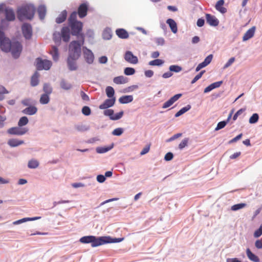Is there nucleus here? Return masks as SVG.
I'll list each match as a JSON object with an SVG mask.
<instances>
[{"label": "nucleus", "mask_w": 262, "mask_h": 262, "mask_svg": "<svg viewBox=\"0 0 262 262\" xmlns=\"http://www.w3.org/2000/svg\"><path fill=\"white\" fill-rule=\"evenodd\" d=\"M105 91L106 95L108 98H115L114 97L115 91L113 87L110 86H107L105 89Z\"/></svg>", "instance_id": "35"}, {"label": "nucleus", "mask_w": 262, "mask_h": 262, "mask_svg": "<svg viewBox=\"0 0 262 262\" xmlns=\"http://www.w3.org/2000/svg\"><path fill=\"white\" fill-rule=\"evenodd\" d=\"M222 83H223V81H220L214 82V83L211 84V87H212L213 89H214L220 87Z\"/></svg>", "instance_id": "59"}, {"label": "nucleus", "mask_w": 262, "mask_h": 262, "mask_svg": "<svg viewBox=\"0 0 262 262\" xmlns=\"http://www.w3.org/2000/svg\"><path fill=\"white\" fill-rule=\"evenodd\" d=\"M116 101V98H110L106 99L104 102L99 105V107L101 110L106 109L108 107L113 106Z\"/></svg>", "instance_id": "12"}, {"label": "nucleus", "mask_w": 262, "mask_h": 262, "mask_svg": "<svg viewBox=\"0 0 262 262\" xmlns=\"http://www.w3.org/2000/svg\"><path fill=\"white\" fill-rule=\"evenodd\" d=\"M61 33L63 40L65 42L69 41L70 40V30L69 28L67 27L62 28Z\"/></svg>", "instance_id": "18"}, {"label": "nucleus", "mask_w": 262, "mask_h": 262, "mask_svg": "<svg viewBox=\"0 0 262 262\" xmlns=\"http://www.w3.org/2000/svg\"><path fill=\"white\" fill-rule=\"evenodd\" d=\"M88 10V6L86 4L83 3L81 4L78 8V12H77L80 18H83L87 15Z\"/></svg>", "instance_id": "14"}, {"label": "nucleus", "mask_w": 262, "mask_h": 262, "mask_svg": "<svg viewBox=\"0 0 262 262\" xmlns=\"http://www.w3.org/2000/svg\"><path fill=\"white\" fill-rule=\"evenodd\" d=\"M188 141H189V139L188 138H186L184 139L181 141V142L179 144V148L180 149H182L183 148H184L185 147L187 146Z\"/></svg>", "instance_id": "44"}, {"label": "nucleus", "mask_w": 262, "mask_h": 262, "mask_svg": "<svg viewBox=\"0 0 262 262\" xmlns=\"http://www.w3.org/2000/svg\"><path fill=\"white\" fill-rule=\"evenodd\" d=\"M246 206H247V204L245 203H240V204H237L233 205L231 207V209L233 211H236L237 210H239V209H241L242 208L245 207Z\"/></svg>", "instance_id": "40"}, {"label": "nucleus", "mask_w": 262, "mask_h": 262, "mask_svg": "<svg viewBox=\"0 0 262 262\" xmlns=\"http://www.w3.org/2000/svg\"><path fill=\"white\" fill-rule=\"evenodd\" d=\"M255 246L257 249L262 248V240L258 239L255 243Z\"/></svg>", "instance_id": "62"}, {"label": "nucleus", "mask_w": 262, "mask_h": 262, "mask_svg": "<svg viewBox=\"0 0 262 262\" xmlns=\"http://www.w3.org/2000/svg\"><path fill=\"white\" fill-rule=\"evenodd\" d=\"M113 81L117 84H124L127 82V79L124 76H120L115 77L113 79Z\"/></svg>", "instance_id": "31"}, {"label": "nucleus", "mask_w": 262, "mask_h": 262, "mask_svg": "<svg viewBox=\"0 0 262 262\" xmlns=\"http://www.w3.org/2000/svg\"><path fill=\"white\" fill-rule=\"evenodd\" d=\"M50 54L52 55L53 59L54 61H57L59 58L58 49L55 46H53L52 49L50 51Z\"/></svg>", "instance_id": "26"}, {"label": "nucleus", "mask_w": 262, "mask_h": 262, "mask_svg": "<svg viewBox=\"0 0 262 262\" xmlns=\"http://www.w3.org/2000/svg\"><path fill=\"white\" fill-rule=\"evenodd\" d=\"M165 43V40L163 38H158L156 39V43L158 46H163Z\"/></svg>", "instance_id": "61"}, {"label": "nucleus", "mask_w": 262, "mask_h": 262, "mask_svg": "<svg viewBox=\"0 0 262 262\" xmlns=\"http://www.w3.org/2000/svg\"><path fill=\"white\" fill-rule=\"evenodd\" d=\"M123 132V129L122 128H117L115 129L113 132L112 134L114 136H120Z\"/></svg>", "instance_id": "51"}, {"label": "nucleus", "mask_w": 262, "mask_h": 262, "mask_svg": "<svg viewBox=\"0 0 262 262\" xmlns=\"http://www.w3.org/2000/svg\"><path fill=\"white\" fill-rule=\"evenodd\" d=\"M0 48L6 53L10 52L12 57L16 59L20 56L23 50V46L17 40L11 41L6 36L5 33L0 30Z\"/></svg>", "instance_id": "1"}, {"label": "nucleus", "mask_w": 262, "mask_h": 262, "mask_svg": "<svg viewBox=\"0 0 262 262\" xmlns=\"http://www.w3.org/2000/svg\"><path fill=\"white\" fill-rule=\"evenodd\" d=\"M245 111L244 109H243V108H241L240 110H239L233 116V120H236L238 117V116H239L240 115H241L243 112Z\"/></svg>", "instance_id": "56"}, {"label": "nucleus", "mask_w": 262, "mask_h": 262, "mask_svg": "<svg viewBox=\"0 0 262 262\" xmlns=\"http://www.w3.org/2000/svg\"><path fill=\"white\" fill-rule=\"evenodd\" d=\"M124 59L126 61L132 64H137L138 62L137 57L134 55L130 51H127L125 53Z\"/></svg>", "instance_id": "11"}, {"label": "nucleus", "mask_w": 262, "mask_h": 262, "mask_svg": "<svg viewBox=\"0 0 262 262\" xmlns=\"http://www.w3.org/2000/svg\"><path fill=\"white\" fill-rule=\"evenodd\" d=\"M191 108V106L190 105H187V106L182 108L180 110H179L174 115L175 117H178L181 115H183L188 111H189Z\"/></svg>", "instance_id": "34"}, {"label": "nucleus", "mask_w": 262, "mask_h": 262, "mask_svg": "<svg viewBox=\"0 0 262 262\" xmlns=\"http://www.w3.org/2000/svg\"><path fill=\"white\" fill-rule=\"evenodd\" d=\"M67 12L66 10H64L61 12V13L59 15V16L56 19V22L57 24H60L63 23L67 18Z\"/></svg>", "instance_id": "29"}, {"label": "nucleus", "mask_w": 262, "mask_h": 262, "mask_svg": "<svg viewBox=\"0 0 262 262\" xmlns=\"http://www.w3.org/2000/svg\"><path fill=\"white\" fill-rule=\"evenodd\" d=\"M104 114L105 116H108L111 120H117L122 117L123 112L121 111L116 114H114V111L113 110L107 109L104 111Z\"/></svg>", "instance_id": "7"}, {"label": "nucleus", "mask_w": 262, "mask_h": 262, "mask_svg": "<svg viewBox=\"0 0 262 262\" xmlns=\"http://www.w3.org/2000/svg\"><path fill=\"white\" fill-rule=\"evenodd\" d=\"M50 100L49 95L43 94H42L40 98V103L42 104H46L48 103Z\"/></svg>", "instance_id": "37"}, {"label": "nucleus", "mask_w": 262, "mask_h": 262, "mask_svg": "<svg viewBox=\"0 0 262 262\" xmlns=\"http://www.w3.org/2000/svg\"><path fill=\"white\" fill-rule=\"evenodd\" d=\"M173 157V154L171 152L167 153L164 157V159L166 161H170L172 159Z\"/></svg>", "instance_id": "58"}, {"label": "nucleus", "mask_w": 262, "mask_h": 262, "mask_svg": "<svg viewBox=\"0 0 262 262\" xmlns=\"http://www.w3.org/2000/svg\"><path fill=\"white\" fill-rule=\"evenodd\" d=\"M116 33L117 36L120 38L126 39L129 36L128 32L123 29H117Z\"/></svg>", "instance_id": "21"}, {"label": "nucleus", "mask_w": 262, "mask_h": 262, "mask_svg": "<svg viewBox=\"0 0 262 262\" xmlns=\"http://www.w3.org/2000/svg\"><path fill=\"white\" fill-rule=\"evenodd\" d=\"M24 143V141L22 140H19L15 139H10L8 141V144L11 147H16Z\"/></svg>", "instance_id": "27"}, {"label": "nucleus", "mask_w": 262, "mask_h": 262, "mask_svg": "<svg viewBox=\"0 0 262 262\" xmlns=\"http://www.w3.org/2000/svg\"><path fill=\"white\" fill-rule=\"evenodd\" d=\"M235 61L234 57L230 58L229 60L227 62V63L224 65V69H226L228 67H230Z\"/></svg>", "instance_id": "54"}, {"label": "nucleus", "mask_w": 262, "mask_h": 262, "mask_svg": "<svg viewBox=\"0 0 262 262\" xmlns=\"http://www.w3.org/2000/svg\"><path fill=\"white\" fill-rule=\"evenodd\" d=\"M243 136L242 134H240L239 135H237L235 138H233L231 140L229 141V143H233L236 142L237 140H239Z\"/></svg>", "instance_id": "64"}, {"label": "nucleus", "mask_w": 262, "mask_h": 262, "mask_svg": "<svg viewBox=\"0 0 262 262\" xmlns=\"http://www.w3.org/2000/svg\"><path fill=\"white\" fill-rule=\"evenodd\" d=\"M80 96L81 97L83 101H88L90 100L89 96L87 94H86L84 92L81 91Z\"/></svg>", "instance_id": "55"}, {"label": "nucleus", "mask_w": 262, "mask_h": 262, "mask_svg": "<svg viewBox=\"0 0 262 262\" xmlns=\"http://www.w3.org/2000/svg\"><path fill=\"white\" fill-rule=\"evenodd\" d=\"M150 147V144H149L147 145L145 147L143 148V149L142 150V151L140 152V155L142 156L144 155L147 153H148L149 151Z\"/></svg>", "instance_id": "53"}, {"label": "nucleus", "mask_w": 262, "mask_h": 262, "mask_svg": "<svg viewBox=\"0 0 262 262\" xmlns=\"http://www.w3.org/2000/svg\"><path fill=\"white\" fill-rule=\"evenodd\" d=\"M5 17L7 20L11 21L15 19V15L14 11L11 9H6L5 11Z\"/></svg>", "instance_id": "16"}, {"label": "nucleus", "mask_w": 262, "mask_h": 262, "mask_svg": "<svg viewBox=\"0 0 262 262\" xmlns=\"http://www.w3.org/2000/svg\"><path fill=\"white\" fill-rule=\"evenodd\" d=\"M255 29L256 28L254 26L247 31L243 37V40L246 41L252 38L254 35Z\"/></svg>", "instance_id": "17"}, {"label": "nucleus", "mask_w": 262, "mask_h": 262, "mask_svg": "<svg viewBox=\"0 0 262 262\" xmlns=\"http://www.w3.org/2000/svg\"><path fill=\"white\" fill-rule=\"evenodd\" d=\"M124 73L126 75H132L135 73V70L132 68H126L124 69Z\"/></svg>", "instance_id": "45"}, {"label": "nucleus", "mask_w": 262, "mask_h": 262, "mask_svg": "<svg viewBox=\"0 0 262 262\" xmlns=\"http://www.w3.org/2000/svg\"><path fill=\"white\" fill-rule=\"evenodd\" d=\"M82 113L84 115L89 116L91 113V110L89 106H84L82 108Z\"/></svg>", "instance_id": "47"}, {"label": "nucleus", "mask_w": 262, "mask_h": 262, "mask_svg": "<svg viewBox=\"0 0 262 262\" xmlns=\"http://www.w3.org/2000/svg\"><path fill=\"white\" fill-rule=\"evenodd\" d=\"M94 238V236L93 235H89V236H83L81 238H80L79 241L80 243L83 244H89L91 243L92 244V239Z\"/></svg>", "instance_id": "33"}, {"label": "nucleus", "mask_w": 262, "mask_h": 262, "mask_svg": "<svg viewBox=\"0 0 262 262\" xmlns=\"http://www.w3.org/2000/svg\"><path fill=\"white\" fill-rule=\"evenodd\" d=\"M97 180L100 183H103L105 180V177L101 174L98 175L97 177Z\"/></svg>", "instance_id": "63"}, {"label": "nucleus", "mask_w": 262, "mask_h": 262, "mask_svg": "<svg viewBox=\"0 0 262 262\" xmlns=\"http://www.w3.org/2000/svg\"><path fill=\"white\" fill-rule=\"evenodd\" d=\"M262 234V225L259 227V228L256 230L254 233V236L255 237H258L260 236Z\"/></svg>", "instance_id": "52"}, {"label": "nucleus", "mask_w": 262, "mask_h": 262, "mask_svg": "<svg viewBox=\"0 0 262 262\" xmlns=\"http://www.w3.org/2000/svg\"><path fill=\"white\" fill-rule=\"evenodd\" d=\"M60 86L62 89L64 90H69L72 87L70 83H67L64 80H62L61 81Z\"/></svg>", "instance_id": "46"}, {"label": "nucleus", "mask_w": 262, "mask_h": 262, "mask_svg": "<svg viewBox=\"0 0 262 262\" xmlns=\"http://www.w3.org/2000/svg\"><path fill=\"white\" fill-rule=\"evenodd\" d=\"M206 66H207V64L204 61L200 63L195 69L196 72L199 71L201 69L205 67Z\"/></svg>", "instance_id": "60"}, {"label": "nucleus", "mask_w": 262, "mask_h": 262, "mask_svg": "<svg viewBox=\"0 0 262 262\" xmlns=\"http://www.w3.org/2000/svg\"><path fill=\"white\" fill-rule=\"evenodd\" d=\"M206 19L207 23L210 26H217L219 25V21L214 15L210 14H206Z\"/></svg>", "instance_id": "15"}, {"label": "nucleus", "mask_w": 262, "mask_h": 262, "mask_svg": "<svg viewBox=\"0 0 262 262\" xmlns=\"http://www.w3.org/2000/svg\"><path fill=\"white\" fill-rule=\"evenodd\" d=\"M205 71H202L199 74L195 76V77L191 81V83L193 84L196 82L199 79L201 78L203 74L205 73Z\"/></svg>", "instance_id": "50"}, {"label": "nucleus", "mask_w": 262, "mask_h": 262, "mask_svg": "<svg viewBox=\"0 0 262 262\" xmlns=\"http://www.w3.org/2000/svg\"><path fill=\"white\" fill-rule=\"evenodd\" d=\"M43 90L45 94L50 95L52 92V88L49 84L45 83L43 87Z\"/></svg>", "instance_id": "41"}, {"label": "nucleus", "mask_w": 262, "mask_h": 262, "mask_svg": "<svg viewBox=\"0 0 262 262\" xmlns=\"http://www.w3.org/2000/svg\"><path fill=\"white\" fill-rule=\"evenodd\" d=\"M164 61L162 59H156L154 60L149 61V64L150 66H161L163 64Z\"/></svg>", "instance_id": "42"}, {"label": "nucleus", "mask_w": 262, "mask_h": 262, "mask_svg": "<svg viewBox=\"0 0 262 262\" xmlns=\"http://www.w3.org/2000/svg\"><path fill=\"white\" fill-rule=\"evenodd\" d=\"M182 96L181 94H176L172 97L168 101H166L162 106L163 108H166L172 105L176 101H177Z\"/></svg>", "instance_id": "13"}, {"label": "nucleus", "mask_w": 262, "mask_h": 262, "mask_svg": "<svg viewBox=\"0 0 262 262\" xmlns=\"http://www.w3.org/2000/svg\"><path fill=\"white\" fill-rule=\"evenodd\" d=\"M52 66V62L48 60H42L40 58L36 59V67L38 70H48Z\"/></svg>", "instance_id": "6"}, {"label": "nucleus", "mask_w": 262, "mask_h": 262, "mask_svg": "<svg viewBox=\"0 0 262 262\" xmlns=\"http://www.w3.org/2000/svg\"><path fill=\"white\" fill-rule=\"evenodd\" d=\"M258 115L256 113L253 114L249 119V123L251 124L255 123L258 121Z\"/></svg>", "instance_id": "43"}, {"label": "nucleus", "mask_w": 262, "mask_h": 262, "mask_svg": "<svg viewBox=\"0 0 262 262\" xmlns=\"http://www.w3.org/2000/svg\"><path fill=\"white\" fill-rule=\"evenodd\" d=\"M133 100V97L132 95L123 96L119 99V102L122 104L128 103L132 102Z\"/></svg>", "instance_id": "23"}, {"label": "nucleus", "mask_w": 262, "mask_h": 262, "mask_svg": "<svg viewBox=\"0 0 262 262\" xmlns=\"http://www.w3.org/2000/svg\"><path fill=\"white\" fill-rule=\"evenodd\" d=\"M169 70L170 71L179 72L182 70V68L179 66L172 65L170 66Z\"/></svg>", "instance_id": "48"}, {"label": "nucleus", "mask_w": 262, "mask_h": 262, "mask_svg": "<svg viewBox=\"0 0 262 262\" xmlns=\"http://www.w3.org/2000/svg\"><path fill=\"white\" fill-rule=\"evenodd\" d=\"M36 9L32 5H27L18 8L17 10V18L20 21L26 19L31 20L34 17Z\"/></svg>", "instance_id": "2"}, {"label": "nucleus", "mask_w": 262, "mask_h": 262, "mask_svg": "<svg viewBox=\"0 0 262 262\" xmlns=\"http://www.w3.org/2000/svg\"><path fill=\"white\" fill-rule=\"evenodd\" d=\"M224 1H217L215 5V8L217 10L222 13H225L227 11V9L223 7Z\"/></svg>", "instance_id": "30"}, {"label": "nucleus", "mask_w": 262, "mask_h": 262, "mask_svg": "<svg viewBox=\"0 0 262 262\" xmlns=\"http://www.w3.org/2000/svg\"><path fill=\"white\" fill-rule=\"evenodd\" d=\"M39 165L38 162L36 160H31L29 161L28 166L30 168H36Z\"/></svg>", "instance_id": "39"}, {"label": "nucleus", "mask_w": 262, "mask_h": 262, "mask_svg": "<svg viewBox=\"0 0 262 262\" xmlns=\"http://www.w3.org/2000/svg\"><path fill=\"white\" fill-rule=\"evenodd\" d=\"M78 41H73L69 45V56L73 59H78L81 54V47L84 42V35H81Z\"/></svg>", "instance_id": "3"}, {"label": "nucleus", "mask_w": 262, "mask_h": 262, "mask_svg": "<svg viewBox=\"0 0 262 262\" xmlns=\"http://www.w3.org/2000/svg\"><path fill=\"white\" fill-rule=\"evenodd\" d=\"M28 122H29V120L27 117H26V116L22 117L19 120V121L18 122V125L19 127L23 126L27 124Z\"/></svg>", "instance_id": "38"}, {"label": "nucleus", "mask_w": 262, "mask_h": 262, "mask_svg": "<svg viewBox=\"0 0 262 262\" xmlns=\"http://www.w3.org/2000/svg\"><path fill=\"white\" fill-rule=\"evenodd\" d=\"M227 123V121H221V122H219L218 124H217V126L216 127L215 130H218L219 129H221L224 128L226 126Z\"/></svg>", "instance_id": "49"}, {"label": "nucleus", "mask_w": 262, "mask_h": 262, "mask_svg": "<svg viewBox=\"0 0 262 262\" xmlns=\"http://www.w3.org/2000/svg\"><path fill=\"white\" fill-rule=\"evenodd\" d=\"M39 74L37 72H35V73L32 75L31 79V85L32 86H35L38 85L39 83Z\"/></svg>", "instance_id": "28"}, {"label": "nucleus", "mask_w": 262, "mask_h": 262, "mask_svg": "<svg viewBox=\"0 0 262 262\" xmlns=\"http://www.w3.org/2000/svg\"><path fill=\"white\" fill-rule=\"evenodd\" d=\"M22 32L26 39L31 38L32 35L31 26L27 23H25L21 27Z\"/></svg>", "instance_id": "8"}, {"label": "nucleus", "mask_w": 262, "mask_h": 262, "mask_svg": "<svg viewBox=\"0 0 262 262\" xmlns=\"http://www.w3.org/2000/svg\"><path fill=\"white\" fill-rule=\"evenodd\" d=\"M213 58V56L212 54H210L208 55L207 57H206L205 59L204 62L207 65H208L211 61Z\"/></svg>", "instance_id": "57"}, {"label": "nucleus", "mask_w": 262, "mask_h": 262, "mask_svg": "<svg viewBox=\"0 0 262 262\" xmlns=\"http://www.w3.org/2000/svg\"><path fill=\"white\" fill-rule=\"evenodd\" d=\"M77 59H73V58H71L70 56H69L68 58V65L69 69L71 71L76 70L77 68L75 60Z\"/></svg>", "instance_id": "22"}, {"label": "nucleus", "mask_w": 262, "mask_h": 262, "mask_svg": "<svg viewBox=\"0 0 262 262\" xmlns=\"http://www.w3.org/2000/svg\"><path fill=\"white\" fill-rule=\"evenodd\" d=\"M39 218H40V217H33V218H31V217L23 218L22 219L18 220L17 221L13 222V224L14 225H16L23 223L27 221H34V220H35L39 219Z\"/></svg>", "instance_id": "32"}, {"label": "nucleus", "mask_w": 262, "mask_h": 262, "mask_svg": "<svg viewBox=\"0 0 262 262\" xmlns=\"http://www.w3.org/2000/svg\"><path fill=\"white\" fill-rule=\"evenodd\" d=\"M166 23L169 26L171 31L174 33H176L177 32L178 29L177 25L175 21L172 19L169 18L167 20Z\"/></svg>", "instance_id": "25"}, {"label": "nucleus", "mask_w": 262, "mask_h": 262, "mask_svg": "<svg viewBox=\"0 0 262 262\" xmlns=\"http://www.w3.org/2000/svg\"><path fill=\"white\" fill-rule=\"evenodd\" d=\"M69 26L71 29L72 34L76 36L78 39L80 38L81 35H84L81 33L83 27V24L81 21L75 22L74 23L69 24Z\"/></svg>", "instance_id": "5"}, {"label": "nucleus", "mask_w": 262, "mask_h": 262, "mask_svg": "<svg viewBox=\"0 0 262 262\" xmlns=\"http://www.w3.org/2000/svg\"><path fill=\"white\" fill-rule=\"evenodd\" d=\"M246 254L248 258L253 262H259V258L257 256L253 253L250 249L248 248L246 250Z\"/></svg>", "instance_id": "20"}, {"label": "nucleus", "mask_w": 262, "mask_h": 262, "mask_svg": "<svg viewBox=\"0 0 262 262\" xmlns=\"http://www.w3.org/2000/svg\"><path fill=\"white\" fill-rule=\"evenodd\" d=\"M37 108L34 106H29L22 111V113L24 114L28 115H33L36 113Z\"/></svg>", "instance_id": "19"}, {"label": "nucleus", "mask_w": 262, "mask_h": 262, "mask_svg": "<svg viewBox=\"0 0 262 262\" xmlns=\"http://www.w3.org/2000/svg\"><path fill=\"white\" fill-rule=\"evenodd\" d=\"M77 13L75 11L72 12L69 19H68V21H69V24H71L72 23H74L75 22H79V21H78L77 20Z\"/></svg>", "instance_id": "36"}, {"label": "nucleus", "mask_w": 262, "mask_h": 262, "mask_svg": "<svg viewBox=\"0 0 262 262\" xmlns=\"http://www.w3.org/2000/svg\"><path fill=\"white\" fill-rule=\"evenodd\" d=\"M28 129L26 128H21L19 126L18 127H14L9 128L8 133L11 135H23L25 134Z\"/></svg>", "instance_id": "9"}, {"label": "nucleus", "mask_w": 262, "mask_h": 262, "mask_svg": "<svg viewBox=\"0 0 262 262\" xmlns=\"http://www.w3.org/2000/svg\"><path fill=\"white\" fill-rule=\"evenodd\" d=\"M83 52L86 61L89 64L92 63L94 59V56L92 52L86 47H83Z\"/></svg>", "instance_id": "10"}, {"label": "nucleus", "mask_w": 262, "mask_h": 262, "mask_svg": "<svg viewBox=\"0 0 262 262\" xmlns=\"http://www.w3.org/2000/svg\"><path fill=\"white\" fill-rule=\"evenodd\" d=\"M46 8L45 6L41 5L38 7L37 9V12L41 20H43L46 14Z\"/></svg>", "instance_id": "24"}, {"label": "nucleus", "mask_w": 262, "mask_h": 262, "mask_svg": "<svg viewBox=\"0 0 262 262\" xmlns=\"http://www.w3.org/2000/svg\"><path fill=\"white\" fill-rule=\"evenodd\" d=\"M123 239V238H112L110 236H101L97 237L94 236V238L92 239L93 241L91 244V246L92 247H96L107 243H118L121 242Z\"/></svg>", "instance_id": "4"}]
</instances>
